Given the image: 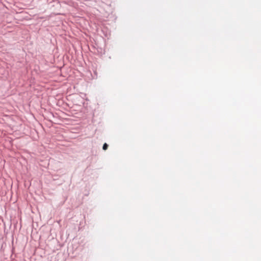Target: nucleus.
<instances>
[{"instance_id":"1","label":"nucleus","mask_w":261,"mask_h":261,"mask_svg":"<svg viewBox=\"0 0 261 261\" xmlns=\"http://www.w3.org/2000/svg\"><path fill=\"white\" fill-rule=\"evenodd\" d=\"M108 145L105 143L103 145V147H102V149L105 150H106V149H107L108 148Z\"/></svg>"}]
</instances>
